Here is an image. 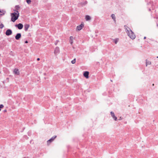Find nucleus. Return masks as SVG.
Returning <instances> with one entry per match:
<instances>
[{
    "mask_svg": "<svg viewBox=\"0 0 158 158\" xmlns=\"http://www.w3.org/2000/svg\"><path fill=\"white\" fill-rule=\"evenodd\" d=\"M14 11L15 12L11 13L10 15L11 16V21L14 22L18 19L19 16V14L17 10H14Z\"/></svg>",
    "mask_w": 158,
    "mask_h": 158,
    "instance_id": "f257e3e1",
    "label": "nucleus"
},
{
    "mask_svg": "<svg viewBox=\"0 0 158 158\" xmlns=\"http://www.w3.org/2000/svg\"><path fill=\"white\" fill-rule=\"evenodd\" d=\"M124 27L128 36L132 39H135V36L133 32L126 26H124Z\"/></svg>",
    "mask_w": 158,
    "mask_h": 158,
    "instance_id": "f03ea898",
    "label": "nucleus"
},
{
    "mask_svg": "<svg viewBox=\"0 0 158 158\" xmlns=\"http://www.w3.org/2000/svg\"><path fill=\"white\" fill-rule=\"evenodd\" d=\"M15 27H17L19 30L22 29L23 27V25L21 23H19L18 24H16Z\"/></svg>",
    "mask_w": 158,
    "mask_h": 158,
    "instance_id": "7ed1b4c3",
    "label": "nucleus"
},
{
    "mask_svg": "<svg viewBox=\"0 0 158 158\" xmlns=\"http://www.w3.org/2000/svg\"><path fill=\"white\" fill-rule=\"evenodd\" d=\"M56 137V135L52 137L51 139L47 141V143L48 144H50L51 142H52Z\"/></svg>",
    "mask_w": 158,
    "mask_h": 158,
    "instance_id": "20e7f679",
    "label": "nucleus"
},
{
    "mask_svg": "<svg viewBox=\"0 0 158 158\" xmlns=\"http://www.w3.org/2000/svg\"><path fill=\"white\" fill-rule=\"evenodd\" d=\"M12 34V31L10 29H7L6 32V35L7 36L10 35Z\"/></svg>",
    "mask_w": 158,
    "mask_h": 158,
    "instance_id": "39448f33",
    "label": "nucleus"
},
{
    "mask_svg": "<svg viewBox=\"0 0 158 158\" xmlns=\"http://www.w3.org/2000/svg\"><path fill=\"white\" fill-rule=\"evenodd\" d=\"M84 27V25L83 24H81L80 25L78 26L77 27V30L78 31L81 30Z\"/></svg>",
    "mask_w": 158,
    "mask_h": 158,
    "instance_id": "423d86ee",
    "label": "nucleus"
},
{
    "mask_svg": "<svg viewBox=\"0 0 158 158\" xmlns=\"http://www.w3.org/2000/svg\"><path fill=\"white\" fill-rule=\"evenodd\" d=\"M110 114L111 116L112 117L114 120L115 121H116L117 120V117L115 116L114 113L113 112L111 111L110 112Z\"/></svg>",
    "mask_w": 158,
    "mask_h": 158,
    "instance_id": "0eeeda50",
    "label": "nucleus"
},
{
    "mask_svg": "<svg viewBox=\"0 0 158 158\" xmlns=\"http://www.w3.org/2000/svg\"><path fill=\"white\" fill-rule=\"evenodd\" d=\"M21 34L20 33H17L15 36V38L16 40H19L21 37Z\"/></svg>",
    "mask_w": 158,
    "mask_h": 158,
    "instance_id": "6e6552de",
    "label": "nucleus"
},
{
    "mask_svg": "<svg viewBox=\"0 0 158 158\" xmlns=\"http://www.w3.org/2000/svg\"><path fill=\"white\" fill-rule=\"evenodd\" d=\"M30 27V25L29 24H25L24 25V28L25 31H27L28 28Z\"/></svg>",
    "mask_w": 158,
    "mask_h": 158,
    "instance_id": "1a4fd4ad",
    "label": "nucleus"
},
{
    "mask_svg": "<svg viewBox=\"0 0 158 158\" xmlns=\"http://www.w3.org/2000/svg\"><path fill=\"white\" fill-rule=\"evenodd\" d=\"M89 72L88 71H85L83 73L84 76L86 77V78H87L89 77Z\"/></svg>",
    "mask_w": 158,
    "mask_h": 158,
    "instance_id": "9d476101",
    "label": "nucleus"
},
{
    "mask_svg": "<svg viewBox=\"0 0 158 158\" xmlns=\"http://www.w3.org/2000/svg\"><path fill=\"white\" fill-rule=\"evenodd\" d=\"M59 52L60 49L59 48H58V47H56L54 50V53L55 54H56L57 53H59Z\"/></svg>",
    "mask_w": 158,
    "mask_h": 158,
    "instance_id": "9b49d317",
    "label": "nucleus"
},
{
    "mask_svg": "<svg viewBox=\"0 0 158 158\" xmlns=\"http://www.w3.org/2000/svg\"><path fill=\"white\" fill-rule=\"evenodd\" d=\"M151 64V61L148 60L147 59L146 60V66H147L148 65H150Z\"/></svg>",
    "mask_w": 158,
    "mask_h": 158,
    "instance_id": "f8f14e48",
    "label": "nucleus"
},
{
    "mask_svg": "<svg viewBox=\"0 0 158 158\" xmlns=\"http://www.w3.org/2000/svg\"><path fill=\"white\" fill-rule=\"evenodd\" d=\"M73 36H71L70 37V43L72 45V44L73 43Z\"/></svg>",
    "mask_w": 158,
    "mask_h": 158,
    "instance_id": "ddd939ff",
    "label": "nucleus"
},
{
    "mask_svg": "<svg viewBox=\"0 0 158 158\" xmlns=\"http://www.w3.org/2000/svg\"><path fill=\"white\" fill-rule=\"evenodd\" d=\"M85 19L86 21H89L91 19V18L89 16L87 15L85 16Z\"/></svg>",
    "mask_w": 158,
    "mask_h": 158,
    "instance_id": "4468645a",
    "label": "nucleus"
},
{
    "mask_svg": "<svg viewBox=\"0 0 158 158\" xmlns=\"http://www.w3.org/2000/svg\"><path fill=\"white\" fill-rule=\"evenodd\" d=\"M14 72L15 74H19V70L17 69H15L14 70Z\"/></svg>",
    "mask_w": 158,
    "mask_h": 158,
    "instance_id": "2eb2a0df",
    "label": "nucleus"
},
{
    "mask_svg": "<svg viewBox=\"0 0 158 158\" xmlns=\"http://www.w3.org/2000/svg\"><path fill=\"white\" fill-rule=\"evenodd\" d=\"M111 17L113 20L115 22V15L114 14H112L111 15Z\"/></svg>",
    "mask_w": 158,
    "mask_h": 158,
    "instance_id": "dca6fc26",
    "label": "nucleus"
},
{
    "mask_svg": "<svg viewBox=\"0 0 158 158\" xmlns=\"http://www.w3.org/2000/svg\"><path fill=\"white\" fill-rule=\"evenodd\" d=\"M15 10H17V11H18V10L20 8V7L19 5H16L15 6Z\"/></svg>",
    "mask_w": 158,
    "mask_h": 158,
    "instance_id": "f3484780",
    "label": "nucleus"
},
{
    "mask_svg": "<svg viewBox=\"0 0 158 158\" xmlns=\"http://www.w3.org/2000/svg\"><path fill=\"white\" fill-rule=\"evenodd\" d=\"M71 62L72 64H75L76 62V59H74L71 61Z\"/></svg>",
    "mask_w": 158,
    "mask_h": 158,
    "instance_id": "a211bd4d",
    "label": "nucleus"
},
{
    "mask_svg": "<svg viewBox=\"0 0 158 158\" xmlns=\"http://www.w3.org/2000/svg\"><path fill=\"white\" fill-rule=\"evenodd\" d=\"M26 1L27 3L28 4L30 3L31 2V0H26Z\"/></svg>",
    "mask_w": 158,
    "mask_h": 158,
    "instance_id": "6ab92c4d",
    "label": "nucleus"
},
{
    "mask_svg": "<svg viewBox=\"0 0 158 158\" xmlns=\"http://www.w3.org/2000/svg\"><path fill=\"white\" fill-rule=\"evenodd\" d=\"M118 40V39H115L114 40V43L115 44H117Z\"/></svg>",
    "mask_w": 158,
    "mask_h": 158,
    "instance_id": "aec40b11",
    "label": "nucleus"
},
{
    "mask_svg": "<svg viewBox=\"0 0 158 158\" xmlns=\"http://www.w3.org/2000/svg\"><path fill=\"white\" fill-rule=\"evenodd\" d=\"M4 27L3 24L1 23L0 24V28H2Z\"/></svg>",
    "mask_w": 158,
    "mask_h": 158,
    "instance_id": "412c9836",
    "label": "nucleus"
},
{
    "mask_svg": "<svg viewBox=\"0 0 158 158\" xmlns=\"http://www.w3.org/2000/svg\"><path fill=\"white\" fill-rule=\"evenodd\" d=\"M0 13H3V14L4 15V11L3 10H1L0 9Z\"/></svg>",
    "mask_w": 158,
    "mask_h": 158,
    "instance_id": "4be33fe9",
    "label": "nucleus"
},
{
    "mask_svg": "<svg viewBox=\"0 0 158 158\" xmlns=\"http://www.w3.org/2000/svg\"><path fill=\"white\" fill-rule=\"evenodd\" d=\"M3 105L2 104L0 105V111L1 110V109L3 107Z\"/></svg>",
    "mask_w": 158,
    "mask_h": 158,
    "instance_id": "5701e85b",
    "label": "nucleus"
},
{
    "mask_svg": "<svg viewBox=\"0 0 158 158\" xmlns=\"http://www.w3.org/2000/svg\"><path fill=\"white\" fill-rule=\"evenodd\" d=\"M59 42V41L58 40H57L56 42L55 43V45H56L57 44V43Z\"/></svg>",
    "mask_w": 158,
    "mask_h": 158,
    "instance_id": "b1692460",
    "label": "nucleus"
},
{
    "mask_svg": "<svg viewBox=\"0 0 158 158\" xmlns=\"http://www.w3.org/2000/svg\"><path fill=\"white\" fill-rule=\"evenodd\" d=\"M25 43H28V41H27V40H26V41L25 42Z\"/></svg>",
    "mask_w": 158,
    "mask_h": 158,
    "instance_id": "393cba45",
    "label": "nucleus"
},
{
    "mask_svg": "<svg viewBox=\"0 0 158 158\" xmlns=\"http://www.w3.org/2000/svg\"><path fill=\"white\" fill-rule=\"evenodd\" d=\"M37 60H38V61H39L40 60V58H37Z\"/></svg>",
    "mask_w": 158,
    "mask_h": 158,
    "instance_id": "a878e982",
    "label": "nucleus"
},
{
    "mask_svg": "<svg viewBox=\"0 0 158 158\" xmlns=\"http://www.w3.org/2000/svg\"><path fill=\"white\" fill-rule=\"evenodd\" d=\"M122 118H121L120 117V118H119V119H118V120H122Z\"/></svg>",
    "mask_w": 158,
    "mask_h": 158,
    "instance_id": "bb28decb",
    "label": "nucleus"
},
{
    "mask_svg": "<svg viewBox=\"0 0 158 158\" xmlns=\"http://www.w3.org/2000/svg\"><path fill=\"white\" fill-rule=\"evenodd\" d=\"M146 39V37L145 36L144 37V39Z\"/></svg>",
    "mask_w": 158,
    "mask_h": 158,
    "instance_id": "cd10ccee",
    "label": "nucleus"
},
{
    "mask_svg": "<svg viewBox=\"0 0 158 158\" xmlns=\"http://www.w3.org/2000/svg\"><path fill=\"white\" fill-rule=\"evenodd\" d=\"M149 11H151V9H149Z\"/></svg>",
    "mask_w": 158,
    "mask_h": 158,
    "instance_id": "c85d7f7f",
    "label": "nucleus"
},
{
    "mask_svg": "<svg viewBox=\"0 0 158 158\" xmlns=\"http://www.w3.org/2000/svg\"><path fill=\"white\" fill-rule=\"evenodd\" d=\"M152 85H154V84H152Z\"/></svg>",
    "mask_w": 158,
    "mask_h": 158,
    "instance_id": "c756f323",
    "label": "nucleus"
},
{
    "mask_svg": "<svg viewBox=\"0 0 158 158\" xmlns=\"http://www.w3.org/2000/svg\"><path fill=\"white\" fill-rule=\"evenodd\" d=\"M5 111H6V110H4Z\"/></svg>",
    "mask_w": 158,
    "mask_h": 158,
    "instance_id": "7c9ffc66",
    "label": "nucleus"
},
{
    "mask_svg": "<svg viewBox=\"0 0 158 158\" xmlns=\"http://www.w3.org/2000/svg\"><path fill=\"white\" fill-rule=\"evenodd\" d=\"M157 58H158V56H157Z\"/></svg>",
    "mask_w": 158,
    "mask_h": 158,
    "instance_id": "2f4dec72",
    "label": "nucleus"
},
{
    "mask_svg": "<svg viewBox=\"0 0 158 158\" xmlns=\"http://www.w3.org/2000/svg\"><path fill=\"white\" fill-rule=\"evenodd\" d=\"M24 158H26V157H24Z\"/></svg>",
    "mask_w": 158,
    "mask_h": 158,
    "instance_id": "473e14b6",
    "label": "nucleus"
}]
</instances>
